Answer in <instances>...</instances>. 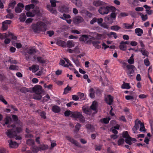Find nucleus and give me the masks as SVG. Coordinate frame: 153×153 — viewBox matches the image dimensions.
Returning a JSON list of instances; mask_svg holds the SVG:
<instances>
[{"instance_id":"1","label":"nucleus","mask_w":153,"mask_h":153,"mask_svg":"<svg viewBox=\"0 0 153 153\" xmlns=\"http://www.w3.org/2000/svg\"><path fill=\"white\" fill-rule=\"evenodd\" d=\"M32 28L34 32L38 33L42 31L45 32L47 30V25L42 22H39L36 24H33Z\"/></svg>"},{"instance_id":"2","label":"nucleus","mask_w":153,"mask_h":153,"mask_svg":"<svg viewBox=\"0 0 153 153\" xmlns=\"http://www.w3.org/2000/svg\"><path fill=\"white\" fill-rule=\"evenodd\" d=\"M115 8L112 6L107 5L106 3L104 5L101 6L98 10L99 13L101 14L104 15L108 14L111 10H114Z\"/></svg>"},{"instance_id":"3","label":"nucleus","mask_w":153,"mask_h":153,"mask_svg":"<svg viewBox=\"0 0 153 153\" xmlns=\"http://www.w3.org/2000/svg\"><path fill=\"white\" fill-rule=\"evenodd\" d=\"M91 109H89L88 108L86 107L85 106H83L82 107V110L86 114H89V115L91 114L90 113V111H93V112L92 113L93 114H95L97 112V103L95 101H94L93 102V103L90 106Z\"/></svg>"},{"instance_id":"4","label":"nucleus","mask_w":153,"mask_h":153,"mask_svg":"<svg viewBox=\"0 0 153 153\" xmlns=\"http://www.w3.org/2000/svg\"><path fill=\"white\" fill-rule=\"evenodd\" d=\"M71 114V117L74 118L76 120H79L81 122L83 123L84 122L85 118L81 113L78 112H73Z\"/></svg>"},{"instance_id":"5","label":"nucleus","mask_w":153,"mask_h":153,"mask_svg":"<svg viewBox=\"0 0 153 153\" xmlns=\"http://www.w3.org/2000/svg\"><path fill=\"white\" fill-rule=\"evenodd\" d=\"M50 2L51 3V5H48L47 8L48 10L51 13L56 14L57 11L56 10L54 9L52 7H55L56 6V2L57 1L55 0H50Z\"/></svg>"},{"instance_id":"6","label":"nucleus","mask_w":153,"mask_h":153,"mask_svg":"<svg viewBox=\"0 0 153 153\" xmlns=\"http://www.w3.org/2000/svg\"><path fill=\"white\" fill-rule=\"evenodd\" d=\"M64 60L61 59L60 60L59 64L64 67H70L72 66V64L70 61L68 59L65 58Z\"/></svg>"},{"instance_id":"7","label":"nucleus","mask_w":153,"mask_h":153,"mask_svg":"<svg viewBox=\"0 0 153 153\" xmlns=\"http://www.w3.org/2000/svg\"><path fill=\"white\" fill-rule=\"evenodd\" d=\"M7 37L10 38L14 40H16L17 39L16 37L15 36H14L12 33H3L2 34L0 33V39L5 38Z\"/></svg>"},{"instance_id":"8","label":"nucleus","mask_w":153,"mask_h":153,"mask_svg":"<svg viewBox=\"0 0 153 153\" xmlns=\"http://www.w3.org/2000/svg\"><path fill=\"white\" fill-rule=\"evenodd\" d=\"M123 137L125 138V142H126L128 144L130 145L131 144V138L129 137L128 132L127 131H125L123 132Z\"/></svg>"},{"instance_id":"9","label":"nucleus","mask_w":153,"mask_h":153,"mask_svg":"<svg viewBox=\"0 0 153 153\" xmlns=\"http://www.w3.org/2000/svg\"><path fill=\"white\" fill-rule=\"evenodd\" d=\"M5 123L3 124L4 126H5V125H8L7 127L8 128L10 127V126H11L13 128H14V126L12 125H11L12 123L11 119L10 117H6L5 120Z\"/></svg>"},{"instance_id":"10","label":"nucleus","mask_w":153,"mask_h":153,"mask_svg":"<svg viewBox=\"0 0 153 153\" xmlns=\"http://www.w3.org/2000/svg\"><path fill=\"white\" fill-rule=\"evenodd\" d=\"M42 88L40 85H36L33 88V91L36 94H41L42 92Z\"/></svg>"},{"instance_id":"11","label":"nucleus","mask_w":153,"mask_h":153,"mask_svg":"<svg viewBox=\"0 0 153 153\" xmlns=\"http://www.w3.org/2000/svg\"><path fill=\"white\" fill-rule=\"evenodd\" d=\"M84 21L83 18L81 16H76L74 18L73 22L75 24H78L83 22Z\"/></svg>"},{"instance_id":"12","label":"nucleus","mask_w":153,"mask_h":153,"mask_svg":"<svg viewBox=\"0 0 153 153\" xmlns=\"http://www.w3.org/2000/svg\"><path fill=\"white\" fill-rule=\"evenodd\" d=\"M65 137L67 140L71 142L72 143L74 144L76 146H79V143L73 138L68 136H66Z\"/></svg>"},{"instance_id":"13","label":"nucleus","mask_w":153,"mask_h":153,"mask_svg":"<svg viewBox=\"0 0 153 153\" xmlns=\"http://www.w3.org/2000/svg\"><path fill=\"white\" fill-rule=\"evenodd\" d=\"M94 36H95L96 39H102L105 38V36L104 34H100L96 32L92 33Z\"/></svg>"},{"instance_id":"14","label":"nucleus","mask_w":153,"mask_h":153,"mask_svg":"<svg viewBox=\"0 0 153 153\" xmlns=\"http://www.w3.org/2000/svg\"><path fill=\"white\" fill-rule=\"evenodd\" d=\"M105 100L107 103L111 105L113 101V98L111 95H108L105 97Z\"/></svg>"},{"instance_id":"15","label":"nucleus","mask_w":153,"mask_h":153,"mask_svg":"<svg viewBox=\"0 0 153 153\" xmlns=\"http://www.w3.org/2000/svg\"><path fill=\"white\" fill-rule=\"evenodd\" d=\"M134 22H133L131 25L127 23H124L123 24V28L126 29H132L134 28Z\"/></svg>"},{"instance_id":"16","label":"nucleus","mask_w":153,"mask_h":153,"mask_svg":"<svg viewBox=\"0 0 153 153\" xmlns=\"http://www.w3.org/2000/svg\"><path fill=\"white\" fill-rule=\"evenodd\" d=\"M133 68H128L126 71L128 75L129 76H132L134 75V71Z\"/></svg>"},{"instance_id":"17","label":"nucleus","mask_w":153,"mask_h":153,"mask_svg":"<svg viewBox=\"0 0 153 153\" xmlns=\"http://www.w3.org/2000/svg\"><path fill=\"white\" fill-rule=\"evenodd\" d=\"M9 143V146L12 148H15L18 146V144L15 142H13L12 140L8 141Z\"/></svg>"},{"instance_id":"18","label":"nucleus","mask_w":153,"mask_h":153,"mask_svg":"<svg viewBox=\"0 0 153 153\" xmlns=\"http://www.w3.org/2000/svg\"><path fill=\"white\" fill-rule=\"evenodd\" d=\"M93 4L95 6L98 7L101 5V6L104 5L105 4V3L101 1L98 0L94 1Z\"/></svg>"},{"instance_id":"19","label":"nucleus","mask_w":153,"mask_h":153,"mask_svg":"<svg viewBox=\"0 0 153 153\" xmlns=\"http://www.w3.org/2000/svg\"><path fill=\"white\" fill-rule=\"evenodd\" d=\"M143 7L146 9V13L149 15H151L153 13V11L151 10V7L148 6L147 5H145L143 6Z\"/></svg>"},{"instance_id":"20","label":"nucleus","mask_w":153,"mask_h":153,"mask_svg":"<svg viewBox=\"0 0 153 153\" xmlns=\"http://www.w3.org/2000/svg\"><path fill=\"white\" fill-rule=\"evenodd\" d=\"M137 122H138V125L140 126V131L145 132L146 131V130L145 128L144 124L141 123L140 120H137Z\"/></svg>"},{"instance_id":"21","label":"nucleus","mask_w":153,"mask_h":153,"mask_svg":"<svg viewBox=\"0 0 153 153\" xmlns=\"http://www.w3.org/2000/svg\"><path fill=\"white\" fill-rule=\"evenodd\" d=\"M119 47L121 50L125 51L126 49L127 46L124 43V42L122 41L120 43Z\"/></svg>"},{"instance_id":"22","label":"nucleus","mask_w":153,"mask_h":153,"mask_svg":"<svg viewBox=\"0 0 153 153\" xmlns=\"http://www.w3.org/2000/svg\"><path fill=\"white\" fill-rule=\"evenodd\" d=\"M89 37L88 35H83L80 37L79 40L81 42H85L87 41Z\"/></svg>"},{"instance_id":"23","label":"nucleus","mask_w":153,"mask_h":153,"mask_svg":"<svg viewBox=\"0 0 153 153\" xmlns=\"http://www.w3.org/2000/svg\"><path fill=\"white\" fill-rule=\"evenodd\" d=\"M58 10L62 13H67L68 12V9L67 7L64 6L61 7H59L58 8Z\"/></svg>"},{"instance_id":"24","label":"nucleus","mask_w":153,"mask_h":153,"mask_svg":"<svg viewBox=\"0 0 153 153\" xmlns=\"http://www.w3.org/2000/svg\"><path fill=\"white\" fill-rule=\"evenodd\" d=\"M71 1L78 7H80L82 6V3L80 0H71Z\"/></svg>"},{"instance_id":"25","label":"nucleus","mask_w":153,"mask_h":153,"mask_svg":"<svg viewBox=\"0 0 153 153\" xmlns=\"http://www.w3.org/2000/svg\"><path fill=\"white\" fill-rule=\"evenodd\" d=\"M7 13H9L6 16V18L11 19H12L14 16V15L13 13H10L11 11V10L10 9H7Z\"/></svg>"},{"instance_id":"26","label":"nucleus","mask_w":153,"mask_h":153,"mask_svg":"<svg viewBox=\"0 0 153 153\" xmlns=\"http://www.w3.org/2000/svg\"><path fill=\"white\" fill-rule=\"evenodd\" d=\"M135 33L138 36H141L143 33L142 29L140 28H137L135 30Z\"/></svg>"},{"instance_id":"27","label":"nucleus","mask_w":153,"mask_h":153,"mask_svg":"<svg viewBox=\"0 0 153 153\" xmlns=\"http://www.w3.org/2000/svg\"><path fill=\"white\" fill-rule=\"evenodd\" d=\"M104 20L106 22L110 24H111L113 22V19H112L108 16H106L105 17Z\"/></svg>"},{"instance_id":"28","label":"nucleus","mask_w":153,"mask_h":153,"mask_svg":"<svg viewBox=\"0 0 153 153\" xmlns=\"http://www.w3.org/2000/svg\"><path fill=\"white\" fill-rule=\"evenodd\" d=\"M37 59L39 62L41 63H46L48 62V61L46 59L40 57H38Z\"/></svg>"},{"instance_id":"29","label":"nucleus","mask_w":153,"mask_h":153,"mask_svg":"<svg viewBox=\"0 0 153 153\" xmlns=\"http://www.w3.org/2000/svg\"><path fill=\"white\" fill-rule=\"evenodd\" d=\"M139 128V125H138V122H137V120H136L135 122V125L132 128V130L134 133H137V131Z\"/></svg>"},{"instance_id":"30","label":"nucleus","mask_w":153,"mask_h":153,"mask_svg":"<svg viewBox=\"0 0 153 153\" xmlns=\"http://www.w3.org/2000/svg\"><path fill=\"white\" fill-rule=\"evenodd\" d=\"M37 50L34 47L30 48L27 52V53L30 54H32L36 52Z\"/></svg>"},{"instance_id":"31","label":"nucleus","mask_w":153,"mask_h":153,"mask_svg":"<svg viewBox=\"0 0 153 153\" xmlns=\"http://www.w3.org/2000/svg\"><path fill=\"white\" fill-rule=\"evenodd\" d=\"M67 46L68 48H71L74 46V44L73 41H68L67 42Z\"/></svg>"},{"instance_id":"32","label":"nucleus","mask_w":153,"mask_h":153,"mask_svg":"<svg viewBox=\"0 0 153 153\" xmlns=\"http://www.w3.org/2000/svg\"><path fill=\"white\" fill-rule=\"evenodd\" d=\"M34 7L35 6L33 4H31L26 6L25 7V9L26 10L29 11L30 9H33Z\"/></svg>"},{"instance_id":"33","label":"nucleus","mask_w":153,"mask_h":153,"mask_svg":"<svg viewBox=\"0 0 153 153\" xmlns=\"http://www.w3.org/2000/svg\"><path fill=\"white\" fill-rule=\"evenodd\" d=\"M26 19V16L25 13H22L20 15L19 19L21 22L25 21Z\"/></svg>"},{"instance_id":"34","label":"nucleus","mask_w":153,"mask_h":153,"mask_svg":"<svg viewBox=\"0 0 153 153\" xmlns=\"http://www.w3.org/2000/svg\"><path fill=\"white\" fill-rule=\"evenodd\" d=\"M56 44L58 45L63 47H65L66 46V43L63 41L59 40L57 42Z\"/></svg>"},{"instance_id":"35","label":"nucleus","mask_w":153,"mask_h":153,"mask_svg":"<svg viewBox=\"0 0 153 153\" xmlns=\"http://www.w3.org/2000/svg\"><path fill=\"white\" fill-rule=\"evenodd\" d=\"M121 88L123 89H128L131 88V87L129 83H124L122 85Z\"/></svg>"},{"instance_id":"36","label":"nucleus","mask_w":153,"mask_h":153,"mask_svg":"<svg viewBox=\"0 0 153 153\" xmlns=\"http://www.w3.org/2000/svg\"><path fill=\"white\" fill-rule=\"evenodd\" d=\"M141 53L142 55L146 57H147L149 55V52L146 51L145 49H140V50Z\"/></svg>"},{"instance_id":"37","label":"nucleus","mask_w":153,"mask_h":153,"mask_svg":"<svg viewBox=\"0 0 153 153\" xmlns=\"http://www.w3.org/2000/svg\"><path fill=\"white\" fill-rule=\"evenodd\" d=\"M89 95L92 98L94 97V90L93 88H90L89 90Z\"/></svg>"},{"instance_id":"38","label":"nucleus","mask_w":153,"mask_h":153,"mask_svg":"<svg viewBox=\"0 0 153 153\" xmlns=\"http://www.w3.org/2000/svg\"><path fill=\"white\" fill-rule=\"evenodd\" d=\"M116 10V9H115V10H111V11H112V13L110 15V16L111 18L112 19H113V20H115V19L116 18V14L115 13V12Z\"/></svg>"},{"instance_id":"39","label":"nucleus","mask_w":153,"mask_h":153,"mask_svg":"<svg viewBox=\"0 0 153 153\" xmlns=\"http://www.w3.org/2000/svg\"><path fill=\"white\" fill-rule=\"evenodd\" d=\"M52 111L58 113L60 111V108L59 107L56 105L53 106L52 108Z\"/></svg>"},{"instance_id":"40","label":"nucleus","mask_w":153,"mask_h":153,"mask_svg":"<svg viewBox=\"0 0 153 153\" xmlns=\"http://www.w3.org/2000/svg\"><path fill=\"white\" fill-rule=\"evenodd\" d=\"M7 136L10 138L14 137V135H13V132H12L11 130H9L7 131L6 132Z\"/></svg>"},{"instance_id":"41","label":"nucleus","mask_w":153,"mask_h":153,"mask_svg":"<svg viewBox=\"0 0 153 153\" xmlns=\"http://www.w3.org/2000/svg\"><path fill=\"white\" fill-rule=\"evenodd\" d=\"M128 62L129 64H133L134 63V55L132 54L131 57L129 58V59L128 60Z\"/></svg>"},{"instance_id":"42","label":"nucleus","mask_w":153,"mask_h":153,"mask_svg":"<svg viewBox=\"0 0 153 153\" xmlns=\"http://www.w3.org/2000/svg\"><path fill=\"white\" fill-rule=\"evenodd\" d=\"M86 127L90 131H92L94 130V128L93 126L90 124H87L86 126Z\"/></svg>"},{"instance_id":"43","label":"nucleus","mask_w":153,"mask_h":153,"mask_svg":"<svg viewBox=\"0 0 153 153\" xmlns=\"http://www.w3.org/2000/svg\"><path fill=\"white\" fill-rule=\"evenodd\" d=\"M120 27L117 25L112 26L111 27V30L115 31H117L119 30L120 29Z\"/></svg>"},{"instance_id":"44","label":"nucleus","mask_w":153,"mask_h":153,"mask_svg":"<svg viewBox=\"0 0 153 153\" xmlns=\"http://www.w3.org/2000/svg\"><path fill=\"white\" fill-rule=\"evenodd\" d=\"M39 151L45 150L48 148V146L46 145H40L39 147Z\"/></svg>"},{"instance_id":"45","label":"nucleus","mask_w":153,"mask_h":153,"mask_svg":"<svg viewBox=\"0 0 153 153\" xmlns=\"http://www.w3.org/2000/svg\"><path fill=\"white\" fill-rule=\"evenodd\" d=\"M13 45L16 46L17 48H21L22 45L20 43L15 42H12Z\"/></svg>"},{"instance_id":"46","label":"nucleus","mask_w":153,"mask_h":153,"mask_svg":"<svg viewBox=\"0 0 153 153\" xmlns=\"http://www.w3.org/2000/svg\"><path fill=\"white\" fill-rule=\"evenodd\" d=\"M108 36L110 37H111L112 36H113L115 39H116L117 38V34L114 32H111L109 33L108 34Z\"/></svg>"},{"instance_id":"47","label":"nucleus","mask_w":153,"mask_h":153,"mask_svg":"<svg viewBox=\"0 0 153 153\" xmlns=\"http://www.w3.org/2000/svg\"><path fill=\"white\" fill-rule=\"evenodd\" d=\"M92 44L96 48L99 49L101 47L100 45H98L97 42L95 41H93L92 42Z\"/></svg>"},{"instance_id":"48","label":"nucleus","mask_w":153,"mask_h":153,"mask_svg":"<svg viewBox=\"0 0 153 153\" xmlns=\"http://www.w3.org/2000/svg\"><path fill=\"white\" fill-rule=\"evenodd\" d=\"M67 51L68 52L70 53H77L79 52L78 50L76 49V48H75L74 50L68 49Z\"/></svg>"},{"instance_id":"49","label":"nucleus","mask_w":153,"mask_h":153,"mask_svg":"<svg viewBox=\"0 0 153 153\" xmlns=\"http://www.w3.org/2000/svg\"><path fill=\"white\" fill-rule=\"evenodd\" d=\"M140 16L143 21H145L148 19V16L146 14L143 15V13H141L140 14Z\"/></svg>"},{"instance_id":"50","label":"nucleus","mask_w":153,"mask_h":153,"mask_svg":"<svg viewBox=\"0 0 153 153\" xmlns=\"http://www.w3.org/2000/svg\"><path fill=\"white\" fill-rule=\"evenodd\" d=\"M27 17H33L34 16V13L33 12L28 11L26 13Z\"/></svg>"},{"instance_id":"51","label":"nucleus","mask_w":153,"mask_h":153,"mask_svg":"<svg viewBox=\"0 0 153 153\" xmlns=\"http://www.w3.org/2000/svg\"><path fill=\"white\" fill-rule=\"evenodd\" d=\"M16 4V2L15 1H13L10 3L9 4V8L8 9H10V8H11L12 9L13 8Z\"/></svg>"},{"instance_id":"52","label":"nucleus","mask_w":153,"mask_h":153,"mask_svg":"<svg viewBox=\"0 0 153 153\" xmlns=\"http://www.w3.org/2000/svg\"><path fill=\"white\" fill-rule=\"evenodd\" d=\"M71 16L68 14H63V16L60 17V18L63 20H66V19H69L70 18Z\"/></svg>"},{"instance_id":"53","label":"nucleus","mask_w":153,"mask_h":153,"mask_svg":"<svg viewBox=\"0 0 153 153\" xmlns=\"http://www.w3.org/2000/svg\"><path fill=\"white\" fill-rule=\"evenodd\" d=\"M42 96L40 94H36L33 97V98L36 100H40Z\"/></svg>"},{"instance_id":"54","label":"nucleus","mask_w":153,"mask_h":153,"mask_svg":"<svg viewBox=\"0 0 153 153\" xmlns=\"http://www.w3.org/2000/svg\"><path fill=\"white\" fill-rule=\"evenodd\" d=\"M110 120V118L107 117L102 119L101 121L102 122H103L105 123H108Z\"/></svg>"},{"instance_id":"55","label":"nucleus","mask_w":153,"mask_h":153,"mask_svg":"<svg viewBox=\"0 0 153 153\" xmlns=\"http://www.w3.org/2000/svg\"><path fill=\"white\" fill-rule=\"evenodd\" d=\"M32 151L33 152L36 153L39 151V147L36 146L33 147Z\"/></svg>"},{"instance_id":"56","label":"nucleus","mask_w":153,"mask_h":153,"mask_svg":"<svg viewBox=\"0 0 153 153\" xmlns=\"http://www.w3.org/2000/svg\"><path fill=\"white\" fill-rule=\"evenodd\" d=\"M15 12L16 13H19L22 12V9L20 7H19L17 6V7H15Z\"/></svg>"},{"instance_id":"57","label":"nucleus","mask_w":153,"mask_h":153,"mask_svg":"<svg viewBox=\"0 0 153 153\" xmlns=\"http://www.w3.org/2000/svg\"><path fill=\"white\" fill-rule=\"evenodd\" d=\"M20 91L24 93H25L27 92H28L29 91V90L28 88L25 87H23L20 90Z\"/></svg>"},{"instance_id":"58","label":"nucleus","mask_w":153,"mask_h":153,"mask_svg":"<svg viewBox=\"0 0 153 153\" xmlns=\"http://www.w3.org/2000/svg\"><path fill=\"white\" fill-rule=\"evenodd\" d=\"M27 143L29 145H32L34 144V141L33 140L31 139H29L27 140Z\"/></svg>"},{"instance_id":"59","label":"nucleus","mask_w":153,"mask_h":153,"mask_svg":"<svg viewBox=\"0 0 153 153\" xmlns=\"http://www.w3.org/2000/svg\"><path fill=\"white\" fill-rule=\"evenodd\" d=\"M100 26L104 28L108 29V25L105 23H103L101 24Z\"/></svg>"},{"instance_id":"60","label":"nucleus","mask_w":153,"mask_h":153,"mask_svg":"<svg viewBox=\"0 0 153 153\" xmlns=\"http://www.w3.org/2000/svg\"><path fill=\"white\" fill-rule=\"evenodd\" d=\"M78 96L79 98H80L81 100H83L84 98V94L83 93H78Z\"/></svg>"},{"instance_id":"61","label":"nucleus","mask_w":153,"mask_h":153,"mask_svg":"<svg viewBox=\"0 0 153 153\" xmlns=\"http://www.w3.org/2000/svg\"><path fill=\"white\" fill-rule=\"evenodd\" d=\"M11 22V21L10 20H6L2 22V25L4 27L5 26V24H10Z\"/></svg>"},{"instance_id":"62","label":"nucleus","mask_w":153,"mask_h":153,"mask_svg":"<svg viewBox=\"0 0 153 153\" xmlns=\"http://www.w3.org/2000/svg\"><path fill=\"white\" fill-rule=\"evenodd\" d=\"M81 126L79 124L77 123L75 126V131L78 132Z\"/></svg>"},{"instance_id":"63","label":"nucleus","mask_w":153,"mask_h":153,"mask_svg":"<svg viewBox=\"0 0 153 153\" xmlns=\"http://www.w3.org/2000/svg\"><path fill=\"white\" fill-rule=\"evenodd\" d=\"M29 70L35 73L39 69L38 68H29Z\"/></svg>"},{"instance_id":"64","label":"nucleus","mask_w":153,"mask_h":153,"mask_svg":"<svg viewBox=\"0 0 153 153\" xmlns=\"http://www.w3.org/2000/svg\"><path fill=\"white\" fill-rule=\"evenodd\" d=\"M107 153H117L116 152L114 151L108 147L107 149Z\"/></svg>"}]
</instances>
